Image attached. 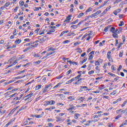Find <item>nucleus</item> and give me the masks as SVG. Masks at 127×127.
<instances>
[{
	"mask_svg": "<svg viewBox=\"0 0 127 127\" xmlns=\"http://www.w3.org/2000/svg\"><path fill=\"white\" fill-rule=\"evenodd\" d=\"M111 53H112L111 52H108L107 55V57L109 60L110 62H113V59L112 58V56H111Z\"/></svg>",
	"mask_w": 127,
	"mask_h": 127,
	"instance_id": "obj_1",
	"label": "nucleus"
},
{
	"mask_svg": "<svg viewBox=\"0 0 127 127\" xmlns=\"http://www.w3.org/2000/svg\"><path fill=\"white\" fill-rule=\"evenodd\" d=\"M46 106H48V105H54L55 104V101L54 100H51V101H45Z\"/></svg>",
	"mask_w": 127,
	"mask_h": 127,
	"instance_id": "obj_2",
	"label": "nucleus"
},
{
	"mask_svg": "<svg viewBox=\"0 0 127 127\" xmlns=\"http://www.w3.org/2000/svg\"><path fill=\"white\" fill-rule=\"evenodd\" d=\"M101 12H102V11L98 10L96 13H95L93 14H91V15L89 16L91 18L95 17L97 16V15H98V14H100V13H101Z\"/></svg>",
	"mask_w": 127,
	"mask_h": 127,
	"instance_id": "obj_3",
	"label": "nucleus"
},
{
	"mask_svg": "<svg viewBox=\"0 0 127 127\" xmlns=\"http://www.w3.org/2000/svg\"><path fill=\"white\" fill-rule=\"evenodd\" d=\"M32 96H33V93L31 92V93H30L29 94L27 95L25 97V98H26L25 101H27V100H28V99H30V98H31Z\"/></svg>",
	"mask_w": 127,
	"mask_h": 127,
	"instance_id": "obj_4",
	"label": "nucleus"
},
{
	"mask_svg": "<svg viewBox=\"0 0 127 127\" xmlns=\"http://www.w3.org/2000/svg\"><path fill=\"white\" fill-rule=\"evenodd\" d=\"M122 11V9H118L114 11V14L115 15H118V13Z\"/></svg>",
	"mask_w": 127,
	"mask_h": 127,
	"instance_id": "obj_5",
	"label": "nucleus"
},
{
	"mask_svg": "<svg viewBox=\"0 0 127 127\" xmlns=\"http://www.w3.org/2000/svg\"><path fill=\"white\" fill-rule=\"evenodd\" d=\"M14 60H15V57H12V58L9 60V62L10 64H12V63H13V61H14Z\"/></svg>",
	"mask_w": 127,
	"mask_h": 127,
	"instance_id": "obj_6",
	"label": "nucleus"
},
{
	"mask_svg": "<svg viewBox=\"0 0 127 127\" xmlns=\"http://www.w3.org/2000/svg\"><path fill=\"white\" fill-rule=\"evenodd\" d=\"M18 90V88L14 89L12 91L7 92L6 94L7 95H10V94H9V93H11L12 94L13 93V92H15L16 91H17Z\"/></svg>",
	"mask_w": 127,
	"mask_h": 127,
	"instance_id": "obj_7",
	"label": "nucleus"
},
{
	"mask_svg": "<svg viewBox=\"0 0 127 127\" xmlns=\"http://www.w3.org/2000/svg\"><path fill=\"white\" fill-rule=\"evenodd\" d=\"M69 107H70L69 109H67V111H71V110H74L76 107L73 106V105L70 104Z\"/></svg>",
	"mask_w": 127,
	"mask_h": 127,
	"instance_id": "obj_8",
	"label": "nucleus"
},
{
	"mask_svg": "<svg viewBox=\"0 0 127 127\" xmlns=\"http://www.w3.org/2000/svg\"><path fill=\"white\" fill-rule=\"evenodd\" d=\"M67 62H68L70 64H72V65H75H75H78V64L76 62H72V61H67Z\"/></svg>",
	"mask_w": 127,
	"mask_h": 127,
	"instance_id": "obj_9",
	"label": "nucleus"
},
{
	"mask_svg": "<svg viewBox=\"0 0 127 127\" xmlns=\"http://www.w3.org/2000/svg\"><path fill=\"white\" fill-rule=\"evenodd\" d=\"M21 43V40H19L17 39V40L15 41V44H20Z\"/></svg>",
	"mask_w": 127,
	"mask_h": 127,
	"instance_id": "obj_10",
	"label": "nucleus"
},
{
	"mask_svg": "<svg viewBox=\"0 0 127 127\" xmlns=\"http://www.w3.org/2000/svg\"><path fill=\"white\" fill-rule=\"evenodd\" d=\"M55 107L52 106L50 108H46L45 110H46V111H50V110H55Z\"/></svg>",
	"mask_w": 127,
	"mask_h": 127,
	"instance_id": "obj_11",
	"label": "nucleus"
},
{
	"mask_svg": "<svg viewBox=\"0 0 127 127\" xmlns=\"http://www.w3.org/2000/svg\"><path fill=\"white\" fill-rule=\"evenodd\" d=\"M79 117H80V114L78 113L74 114V119L75 120H78V119H79Z\"/></svg>",
	"mask_w": 127,
	"mask_h": 127,
	"instance_id": "obj_12",
	"label": "nucleus"
},
{
	"mask_svg": "<svg viewBox=\"0 0 127 127\" xmlns=\"http://www.w3.org/2000/svg\"><path fill=\"white\" fill-rule=\"evenodd\" d=\"M112 36H113L114 38H118L119 37V35L116 33H113Z\"/></svg>",
	"mask_w": 127,
	"mask_h": 127,
	"instance_id": "obj_13",
	"label": "nucleus"
},
{
	"mask_svg": "<svg viewBox=\"0 0 127 127\" xmlns=\"http://www.w3.org/2000/svg\"><path fill=\"white\" fill-rule=\"evenodd\" d=\"M8 5H10V2H9V1L6 2L5 3V4L4 5L5 8H6V7H7V6H8Z\"/></svg>",
	"mask_w": 127,
	"mask_h": 127,
	"instance_id": "obj_14",
	"label": "nucleus"
},
{
	"mask_svg": "<svg viewBox=\"0 0 127 127\" xmlns=\"http://www.w3.org/2000/svg\"><path fill=\"white\" fill-rule=\"evenodd\" d=\"M57 119V122L58 123V122H64V119H62L61 118H58V117H56Z\"/></svg>",
	"mask_w": 127,
	"mask_h": 127,
	"instance_id": "obj_15",
	"label": "nucleus"
},
{
	"mask_svg": "<svg viewBox=\"0 0 127 127\" xmlns=\"http://www.w3.org/2000/svg\"><path fill=\"white\" fill-rule=\"evenodd\" d=\"M116 31V28L115 27H111L110 29L111 32H112V33H115V32Z\"/></svg>",
	"mask_w": 127,
	"mask_h": 127,
	"instance_id": "obj_16",
	"label": "nucleus"
},
{
	"mask_svg": "<svg viewBox=\"0 0 127 127\" xmlns=\"http://www.w3.org/2000/svg\"><path fill=\"white\" fill-rule=\"evenodd\" d=\"M42 85H39L36 87V90L37 91V90H39L40 89H41V87Z\"/></svg>",
	"mask_w": 127,
	"mask_h": 127,
	"instance_id": "obj_17",
	"label": "nucleus"
},
{
	"mask_svg": "<svg viewBox=\"0 0 127 127\" xmlns=\"http://www.w3.org/2000/svg\"><path fill=\"white\" fill-rule=\"evenodd\" d=\"M29 49H31V47L30 46L26 49H25L23 51V52H26V51H28Z\"/></svg>",
	"mask_w": 127,
	"mask_h": 127,
	"instance_id": "obj_18",
	"label": "nucleus"
},
{
	"mask_svg": "<svg viewBox=\"0 0 127 127\" xmlns=\"http://www.w3.org/2000/svg\"><path fill=\"white\" fill-rule=\"evenodd\" d=\"M52 32H55V29H52V30H50L49 32L47 33V34H51Z\"/></svg>",
	"mask_w": 127,
	"mask_h": 127,
	"instance_id": "obj_19",
	"label": "nucleus"
},
{
	"mask_svg": "<svg viewBox=\"0 0 127 127\" xmlns=\"http://www.w3.org/2000/svg\"><path fill=\"white\" fill-rule=\"evenodd\" d=\"M33 56L34 57H36V58H39V57H40L39 54H35Z\"/></svg>",
	"mask_w": 127,
	"mask_h": 127,
	"instance_id": "obj_20",
	"label": "nucleus"
},
{
	"mask_svg": "<svg viewBox=\"0 0 127 127\" xmlns=\"http://www.w3.org/2000/svg\"><path fill=\"white\" fill-rule=\"evenodd\" d=\"M39 44H36L34 45H31L30 47H31V49L32 48H34L35 47H36V46H38Z\"/></svg>",
	"mask_w": 127,
	"mask_h": 127,
	"instance_id": "obj_21",
	"label": "nucleus"
},
{
	"mask_svg": "<svg viewBox=\"0 0 127 127\" xmlns=\"http://www.w3.org/2000/svg\"><path fill=\"white\" fill-rule=\"evenodd\" d=\"M125 25V23L124 22V21H121L120 22V24H119V26L122 27L123 26V25Z\"/></svg>",
	"mask_w": 127,
	"mask_h": 127,
	"instance_id": "obj_22",
	"label": "nucleus"
},
{
	"mask_svg": "<svg viewBox=\"0 0 127 127\" xmlns=\"http://www.w3.org/2000/svg\"><path fill=\"white\" fill-rule=\"evenodd\" d=\"M122 45H123V43H120L117 48V50H120V48H121V47H122Z\"/></svg>",
	"mask_w": 127,
	"mask_h": 127,
	"instance_id": "obj_23",
	"label": "nucleus"
},
{
	"mask_svg": "<svg viewBox=\"0 0 127 127\" xmlns=\"http://www.w3.org/2000/svg\"><path fill=\"white\" fill-rule=\"evenodd\" d=\"M47 90H48V88H47L46 86L45 87V88L43 89V93H45L47 92Z\"/></svg>",
	"mask_w": 127,
	"mask_h": 127,
	"instance_id": "obj_24",
	"label": "nucleus"
},
{
	"mask_svg": "<svg viewBox=\"0 0 127 127\" xmlns=\"http://www.w3.org/2000/svg\"><path fill=\"white\" fill-rule=\"evenodd\" d=\"M55 50H56V48H50L48 49V51H55Z\"/></svg>",
	"mask_w": 127,
	"mask_h": 127,
	"instance_id": "obj_25",
	"label": "nucleus"
},
{
	"mask_svg": "<svg viewBox=\"0 0 127 127\" xmlns=\"http://www.w3.org/2000/svg\"><path fill=\"white\" fill-rule=\"evenodd\" d=\"M73 98L72 96H69V97H68L67 98V99H68V100H70V101H74L75 98Z\"/></svg>",
	"mask_w": 127,
	"mask_h": 127,
	"instance_id": "obj_26",
	"label": "nucleus"
},
{
	"mask_svg": "<svg viewBox=\"0 0 127 127\" xmlns=\"http://www.w3.org/2000/svg\"><path fill=\"white\" fill-rule=\"evenodd\" d=\"M81 76H82V74L80 73L78 75L75 77V80H77V79H80V77H81Z\"/></svg>",
	"mask_w": 127,
	"mask_h": 127,
	"instance_id": "obj_27",
	"label": "nucleus"
},
{
	"mask_svg": "<svg viewBox=\"0 0 127 127\" xmlns=\"http://www.w3.org/2000/svg\"><path fill=\"white\" fill-rule=\"evenodd\" d=\"M84 13H80L78 15V17L80 18V17H82V16H84Z\"/></svg>",
	"mask_w": 127,
	"mask_h": 127,
	"instance_id": "obj_28",
	"label": "nucleus"
},
{
	"mask_svg": "<svg viewBox=\"0 0 127 127\" xmlns=\"http://www.w3.org/2000/svg\"><path fill=\"white\" fill-rule=\"evenodd\" d=\"M24 77H25V75L17 76V77H15V79H21L22 78H24Z\"/></svg>",
	"mask_w": 127,
	"mask_h": 127,
	"instance_id": "obj_29",
	"label": "nucleus"
},
{
	"mask_svg": "<svg viewBox=\"0 0 127 127\" xmlns=\"http://www.w3.org/2000/svg\"><path fill=\"white\" fill-rule=\"evenodd\" d=\"M78 21H79V20L77 19L75 21L70 23V24H76V23H77V22H78Z\"/></svg>",
	"mask_w": 127,
	"mask_h": 127,
	"instance_id": "obj_30",
	"label": "nucleus"
},
{
	"mask_svg": "<svg viewBox=\"0 0 127 127\" xmlns=\"http://www.w3.org/2000/svg\"><path fill=\"white\" fill-rule=\"evenodd\" d=\"M80 42H76V43L73 44V45H74V46H78V45H79V44H80Z\"/></svg>",
	"mask_w": 127,
	"mask_h": 127,
	"instance_id": "obj_31",
	"label": "nucleus"
},
{
	"mask_svg": "<svg viewBox=\"0 0 127 127\" xmlns=\"http://www.w3.org/2000/svg\"><path fill=\"white\" fill-rule=\"evenodd\" d=\"M17 61L18 60H15L14 61V62H13L12 64V66L14 65H16V64H17Z\"/></svg>",
	"mask_w": 127,
	"mask_h": 127,
	"instance_id": "obj_32",
	"label": "nucleus"
},
{
	"mask_svg": "<svg viewBox=\"0 0 127 127\" xmlns=\"http://www.w3.org/2000/svg\"><path fill=\"white\" fill-rule=\"evenodd\" d=\"M17 61L18 60H15L14 61V62H13L12 64V66L14 65H16V64H17Z\"/></svg>",
	"mask_w": 127,
	"mask_h": 127,
	"instance_id": "obj_33",
	"label": "nucleus"
},
{
	"mask_svg": "<svg viewBox=\"0 0 127 127\" xmlns=\"http://www.w3.org/2000/svg\"><path fill=\"white\" fill-rule=\"evenodd\" d=\"M40 42H45V39H44V38H43L42 39H40L39 40Z\"/></svg>",
	"mask_w": 127,
	"mask_h": 127,
	"instance_id": "obj_34",
	"label": "nucleus"
},
{
	"mask_svg": "<svg viewBox=\"0 0 127 127\" xmlns=\"http://www.w3.org/2000/svg\"><path fill=\"white\" fill-rule=\"evenodd\" d=\"M127 103V100H126L124 101V102L123 103V104L122 105V107H125V106H126V104Z\"/></svg>",
	"mask_w": 127,
	"mask_h": 127,
	"instance_id": "obj_35",
	"label": "nucleus"
},
{
	"mask_svg": "<svg viewBox=\"0 0 127 127\" xmlns=\"http://www.w3.org/2000/svg\"><path fill=\"white\" fill-rule=\"evenodd\" d=\"M5 113H6V110H4L3 111H1V110H0V114H1V115L5 114Z\"/></svg>",
	"mask_w": 127,
	"mask_h": 127,
	"instance_id": "obj_36",
	"label": "nucleus"
},
{
	"mask_svg": "<svg viewBox=\"0 0 127 127\" xmlns=\"http://www.w3.org/2000/svg\"><path fill=\"white\" fill-rule=\"evenodd\" d=\"M122 113H123V114H125V115H127V110H123L122 111Z\"/></svg>",
	"mask_w": 127,
	"mask_h": 127,
	"instance_id": "obj_37",
	"label": "nucleus"
},
{
	"mask_svg": "<svg viewBox=\"0 0 127 127\" xmlns=\"http://www.w3.org/2000/svg\"><path fill=\"white\" fill-rule=\"evenodd\" d=\"M123 55H124V51H122V52H120L119 54V57H123Z\"/></svg>",
	"mask_w": 127,
	"mask_h": 127,
	"instance_id": "obj_38",
	"label": "nucleus"
},
{
	"mask_svg": "<svg viewBox=\"0 0 127 127\" xmlns=\"http://www.w3.org/2000/svg\"><path fill=\"white\" fill-rule=\"evenodd\" d=\"M87 34H85L81 38V40H84V38H86V37H87Z\"/></svg>",
	"mask_w": 127,
	"mask_h": 127,
	"instance_id": "obj_39",
	"label": "nucleus"
},
{
	"mask_svg": "<svg viewBox=\"0 0 127 127\" xmlns=\"http://www.w3.org/2000/svg\"><path fill=\"white\" fill-rule=\"evenodd\" d=\"M15 95H17V93H14V94H13L10 95V96H9V97H10L9 99H10V98H13V97H14V96H15Z\"/></svg>",
	"mask_w": 127,
	"mask_h": 127,
	"instance_id": "obj_40",
	"label": "nucleus"
},
{
	"mask_svg": "<svg viewBox=\"0 0 127 127\" xmlns=\"http://www.w3.org/2000/svg\"><path fill=\"white\" fill-rule=\"evenodd\" d=\"M94 73H95L94 70H91V71L88 72L89 75H92V74H94Z\"/></svg>",
	"mask_w": 127,
	"mask_h": 127,
	"instance_id": "obj_41",
	"label": "nucleus"
},
{
	"mask_svg": "<svg viewBox=\"0 0 127 127\" xmlns=\"http://www.w3.org/2000/svg\"><path fill=\"white\" fill-rule=\"evenodd\" d=\"M71 73H72V70H71V69H69V70L66 72V74H67V75H69V74H71Z\"/></svg>",
	"mask_w": 127,
	"mask_h": 127,
	"instance_id": "obj_42",
	"label": "nucleus"
},
{
	"mask_svg": "<svg viewBox=\"0 0 127 127\" xmlns=\"http://www.w3.org/2000/svg\"><path fill=\"white\" fill-rule=\"evenodd\" d=\"M72 28H73V29H76L77 27V26H76L75 25H73L71 26Z\"/></svg>",
	"mask_w": 127,
	"mask_h": 127,
	"instance_id": "obj_43",
	"label": "nucleus"
},
{
	"mask_svg": "<svg viewBox=\"0 0 127 127\" xmlns=\"http://www.w3.org/2000/svg\"><path fill=\"white\" fill-rule=\"evenodd\" d=\"M87 60H88V59H87V58L84 59V60L82 61L81 64H84V63H85V62H86V61H87Z\"/></svg>",
	"mask_w": 127,
	"mask_h": 127,
	"instance_id": "obj_44",
	"label": "nucleus"
},
{
	"mask_svg": "<svg viewBox=\"0 0 127 127\" xmlns=\"http://www.w3.org/2000/svg\"><path fill=\"white\" fill-rule=\"evenodd\" d=\"M107 11H107V10H104V11L102 13V15H105V14L107 13Z\"/></svg>",
	"mask_w": 127,
	"mask_h": 127,
	"instance_id": "obj_45",
	"label": "nucleus"
},
{
	"mask_svg": "<svg viewBox=\"0 0 127 127\" xmlns=\"http://www.w3.org/2000/svg\"><path fill=\"white\" fill-rule=\"evenodd\" d=\"M120 33H121V32H120V31H119L118 29H116V30H115V33H116V34H120Z\"/></svg>",
	"mask_w": 127,
	"mask_h": 127,
	"instance_id": "obj_46",
	"label": "nucleus"
},
{
	"mask_svg": "<svg viewBox=\"0 0 127 127\" xmlns=\"http://www.w3.org/2000/svg\"><path fill=\"white\" fill-rule=\"evenodd\" d=\"M121 1H122V0H116L114 2V3H119V2H121Z\"/></svg>",
	"mask_w": 127,
	"mask_h": 127,
	"instance_id": "obj_47",
	"label": "nucleus"
},
{
	"mask_svg": "<svg viewBox=\"0 0 127 127\" xmlns=\"http://www.w3.org/2000/svg\"><path fill=\"white\" fill-rule=\"evenodd\" d=\"M42 118V115H37V119H40Z\"/></svg>",
	"mask_w": 127,
	"mask_h": 127,
	"instance_id": "obj_48",
	"label": "nucleus"
},
{
	"mask_svg": "<svg viewBox=\"0 0 127 127\" xmlns=\"http://www.w3.org/2000/svg\"><path fill=\"white\" fill-rule=\"evenodd\" d=\"M23 110H24V108L23 107H21L18 111L17 112V114L19 112H21V111H23Z\"/></svg>",
	"mask_w": 127,
	"mask_h": 127,
	"instance_id": "obj_49",
	"label": "nucleus"
},
{
	"mask_svg": "<svg viewBox=\"0 0 127 127\" xmlns=\"http://www.w3.org/2000/svg\"><path fill=\"white\" fill-rule=\"evenodd\" d=\"M92 11V8H89V9H88L86 11V12H90Z\"/></svg>",
	"mask_w": 127,
	"mask_h": 127,
	"instance_id": "obj_50",
	"label": "nucleus"
},
{
	"mask_svg": "<svg viewBox=\"0 0 127 127\" xmlns=\"http://www.w3.org/2000/svg\"><path fill=\"white\" fill-rule=\"evenodd\" d=\"M19 3L21 5V6L24 4V1H20Z\"/></svg>",
	"mask_w": 127,
	"mask_h": 127,
	"instance_id": "obj_51",
	"label": "nucleus"
},
{
	"mask_svg": "<svg viewBox=\"0 0 127 127\" xmlns=\"http://www.w3.org/2000/svg\"><path fill=\"white\" fill-rule=\"evenodd\" d=\"M69 42H70V41L67 40L64 41L63 43H64V44H65L66 43H69Z\"/></svg>",
	"mask_w": 127,
	"mask_h": 127,
	"instance_id": "obj_52",
	"label": "nucleus"
},
{
	"mask_svg": "<svg viewBox=\"0 0 127 127\" xmlns=\"http://www.w3.org/2000/svg\"><path fill=\"white\" fill-rule=\"evenodd\" d=\"M95 65L96 66H100V63H99L98 61H96L95 62Z\"/></svg>",
	"mask_w": 127,
	"mask_h": 127,
	"instance_id": "obj_53",
	"label": "nucleus"
},
{
	"mask_svg": "<svg viewBox=\"0 0 127 127\" xmlns=\"http://www.w3.org/2000/svg\"><path fill=\"white\" fill-rule=\"evenodd\" d=\"M93 59V55H91L88 59V60H92Z\"/></svg>",
	"mask_w": 127,
	"mask_h": 127,
	"instance_id": "obj_54",
	"label": "nucleus"
},
{
	"mask_svg": "<svg viewBox=\"0 0 127 127\" xmlns=\"http://www.w3.org/2000/svg\"><path fill=\"white\" fill-rule=\"evenodd\" d=\"M122 65H119V68H118V71H121V70L122 69Z\"/></svg>",
	"mask_w": 127,
	"mask_h": 127,
	"instance_id": "obj_55",
	"label": "nucleus"
},
{
	"mask_svg": "<svg viewBox=\"0 0 127 127\" xmlns=\"http://www.w3.org/2000/svg\"><path fill=\"white\" fill-rule=\"evenodd\" d=\"M122 39L123 40V42H125L126 41V36L123 35L122 36Z\"/></svg>",
	"mask_w": 127,
	"mask_h": 127,
	"instance_id": "obj_56",
	"label": "nucleus"
},
{
	"mask_svg": "<svg viewBox=\"0 0 127 127\" xmlns=\"http://www.w3.org/2000/svg\"><path fill=\"white\" fill-rule=\"evenodd\" d=\"M111 68L112 69L113 71H116V67L115 66L112 65Z\"/></svg>",
	"mask_w": 127,
	"mask_h": 127,
	"instance_id": "obj_57",
	"label": "nucleus"
},
{
	"mask_svg": "<svg viewBox=\"0 0 127 127\" xmlns=\"http://www.w3.org/2000/svg\"><path fill=\"white\" fill-rule=\"evenodd\" d=\"M66 19H68L69 21L71 20V15H69Z\"/></svg>",
	"mask_w": 127,
	"mask_h": 127,
	"instance_id": "obj_58",
	"label": "nucleus"
},
{
	"mask_svg": "<svg viewBox=\"0 0 127 127\" xmlns=\"http://www.w3.org/2000/svg\"><path fill=\"white\" fill-rule=\"evenodd\" d=\"M10 124H11V122H8L5 126L4 127H8V126H9V125H10Z\"/></svg>",
	"mask_w": 127,
	"mask_h": 127,
	"instance_id": "obj_59",
	"label": "nucleus"
},
{
	"mask_svg": "<svg viewBox=\"0 0 127 127\" xmlns=\"http://www.w3.org/2000/svg\"><path fill=\"white\" fill-rule=\"evenodd\" d=\"M27 124H28V121H25L23 124L24 125V126H27Z\"/></svg>",
	"mask_w": 127,
	"mask_h": 127,
	"instance_id": "obj_60",
	"label": "nucleus"
},
{
	"mask_svg": "<svg viewBox=\"0 0 127 127\" xmlns=\"http://www.w3.org/2000/svg\"><path fill=\"white\" fill-rule=\"evenodd\" d=\"M85 56H86V53L84 52L81 54V57H85Z\"/></svg>",
	"mask_w": 127,
	"mask_h": 127,
	"instance_id": "obj_61",
	"label": "nucleus"
},
{
	"mask_svg": "<svg viewBox=\"0 0 127 127\" xmlns=\"http://www.w3.org/2000/svg\"><path fill=\"white\" fill-rule=\"evenodd\" d=\"M48 126L50 127H53V124H52V123H51L48 124Z\"/></svg>",
	"mask_w": 127,
	"mask_h": 127,
	"instance_id": "obj_62",
	"label": "nucleus"
},
{
	"mask_svg": "<svg viewBox=\"0 0 127 127\" xmlns=\"http://www.w3.org/2000/svg\"><path fill=\"white\" fill-rule=\"evenodd\" d=\"M47 122H53V119H47Z\"/></svg>",
	"mask_w": 127,
	"mask_h": 127,
	"instance_id": "obj_63",
	"label": "nucleus"
},
{
	"mask_svg": "<svg viewBox=\"0 0 127 127\" xmlns=\"http://www.w3.org/2000/svg\"><path fill=\"white\" fill-rule=\"evenodd\" d=\"M108 127H114V126H113V124H108Z\"/></svg>",
	"mask_w": 127,
	"mask_h": 127,
	"instance_id": "obj_64",
	"label": "nucleus"
}]
</instances>
